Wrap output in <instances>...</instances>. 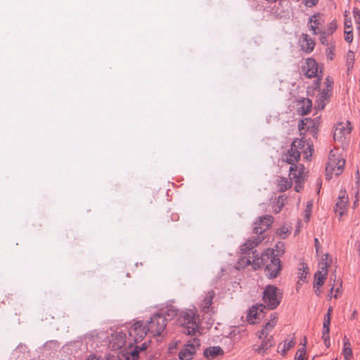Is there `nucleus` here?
<instances>
[{
  "mask_svg": "<svg viewBox=\"0 0 360 360\" xmlns=\"http://www.w3.org/2000/svg\"><path fill=\"white\" fill-rule=\"evenodd\" d=\"M354 60H355L354 53L352 51H349L347 56V63H346L348 70H349L350 68H352Z\"/></svg>",
  "mask_w": 360,
  "mask_h": 360,
  "instance_id": "31",
  "label": "nucleus"
},
{
  "mask_svg": "<svg viewBox=\"0 0 360 360\" xmlns=\"http://www.w3.org/2000/svg\"><path fill=\"white\" fill-rule=\"evenodd\" d=\"M337 28V24L335 22H331L328 26L327 30H323V37L321 38L322 44L324 43L323 39L327 35L331 34Z\"/></svg>",
  "mask_w": 360,
  "mask_h": 360,
  "instance_id": "30",
  "label": "nucleus"
},
{
  "mask_svg": "<svg viewBox=\"0 0 360 360\" xmlns=\"http://www.w3.org/2000/svg\"><path fill=\"white\" fill-rule=\"evenodd\" d=\"M345 41L350 43L352 41L353 39V34L352 30H345Z\"/></svg>",
  "mask_w": 360,
  "mask_h": 360,
  "instance_id": "37",
  "label": "nucleus"
},
{
  "mask_svg": "<svg viewBox=\"0 0 360 360\" xmlns=\"http://www.w3.org/2000/svg\"><path fill=\"white\" fill-rule=\"evenodd\" d=\"M277 319H278V316L276 315V314H271V316H270V319L269 320L268 322L266 323V324L269 326L270 328H271V329H273L275 326L276 325V323H277Z\"/></svg>",
  "mask_w": 360,
  "mask_h": 360,
  "instance_id": "35",
  "label": "nucleus"
},
{
  "mask_svg": "<svg viewBox=\"0 0 360 360\" xmlns=\"http://www.w3.org/2000/svg\"><path fill=\"white\" fill-rule=\"evenodd\" d=\"M333 290V287H332V288H330V292H331V293H332Z\"/></svg>",
  "mask_w": 360,
  "mask_h": 360,
  "instance_id": "52",
  "label": "nucleus"
},
{
  "mask_svg": "<svg viewBox=\"0 0 360 360\" xmlns=\"http://www.w3.org/2000/svg\"><path fill=\"white\" fill-rule=\"evenodd\" d=\"M312 205L311 203H308L307 207L305 209V219L308 221L309 219L311 211Z\"/></svg>",
  "mask_w": 360,
  "mask_h": 360,
  "instance_id": "41",
  "label": "nucleus"
},
{
  "mask_svg": "<svg viewBox=\"0 0 360 360\" xmlns=\"http://www.w3.org/2000/svg\"><path fill=\"white\" fill-rule=\"evenodd\" d=\"M328 256L329 255L328 253L324 255V257L322 258V262L320 264L321 269L316 271L314 274L315 281L314 283V287H321L327 278L328 274V268L330 265V262H328Z\"/></svg>",
  "mask_w": 360,
  "mask_h": 360,
  "instance_id": "8",
  "label": "nucleus"
},
{
  "mask_svg": "<svg viewBox=\"0 0 360 360\" xmlns=\"http://www.w3.org/2000/svg\"><path fill=\"white\" fill-rule=\"evenodd\" d=\"M345 161L338 154V150L332 149L330 151L328 161L326 167V177L330 179L333 176H338L342 173Z\"/></svg>",
  "mask_w": 360,
  "mask_h": 360,
  "instance_id": "3",
  "label": "nucleus"
},
{
  "mask_svg": "<svg viewBox=\"0 0 360 360\" xmlns=\"http://www.w3.org/2000/svg\"><path fill=\"white\" fill-rule=\"evenodd\" d=\"M149 345L148 342H143L140 346L136 345L134 347H129L131 350L124 354L125 360H137L140 351L146 350Z\"/></svg>",
  "mask_w": 360,
  "mask_h": 360,
  "instance_id": "16",
  "label": "nucleus"
},
{
  "mask_svg": "<svg viewBox=\"0 0 360 360\" xmlns=\"http://www.w3.org/2000/svg\"><path fill=\"white\" fill-rule=\"evenodd\" d=\"M319 0H304V4L307 7H313L316 5Z\"/></svg>",
  "mask_w": 360,
  "mask_h": 360,
  "instance_id": "40",
  "label": "nucleus"
},
{
  "mask_svg": "<svg viewBox=\"0 0 360 360\" xmlns=\"http://www.w3.org/2000/svg\"><path fill=\"white\" fill-rule=\"evenodd\" d=\"M282 206H283V204L281 206H279V209L277 212H279L281 210Z\"/></svg>",
  "mask_w": 360,
  "mask_h": 360,
  "instance_id": "51",
  "label": "nucleus"
},
{
  "mask_svg": "<svg viewBox=\"0 0 360 360\" xmlns=\"http://www.w3.org/2000/svg\"><path fill=\"white\" fill-rule=\"evenodd\" d=\"M278 186L280 191H285L291 186V182L286 178L280 177L278 179Z\"/></svg>",
  "mask_w": 360,
  "mask_h": 360,
  "instance_id": "28",
  "label": "nucleus"
},
{
  "mask_svg": "<svg viewBox=\"0 0 360 360\" xmlns=\"http://www.w3.org/2000/svg\"><path fill=\"white\" fill-rule=\"evenodd\" d=\"M350 124L349 122H347L346 124L344 123H340L338 124L334 131V139H341L343 136H345L346 135L350 134L351 132V127H349Z\"/></svg>",
  "mask_w": 360,
  "mask_h": 360,
  "instance_id": "18",
  "label": "nucleus"
},
{
  "mask_svg": "<svg viewBox=\"0 0 360 360\" xmlns=\"http://www.w3.org/2000/svg\"><path fill=\"white\" fill-rule=\"evenodd\" d=\"M200 347L199 339L194 338L189 340L179 353L181 360H191Z\"/></svg>",
  "mask_w": 360,
  "mask_h": 360,
  "instance_id": "10",
  "label": "nucleus"
},
{
  "mask_svg": "<svg viewBox=\"0 0 360 360\" xmlns=\"http://www.w3.org/2000/svg\"><path fill=\"white\" fill-rule=\"evenodd\" d=\"M257 308L253 307L250 309L249 314L248 315V320L251 321L252 323H255V321L256 319H257V316H259V314L257 312Z\"/></svg>",
  "mask_w": 360,
  "mask_h": 360,
  "instance_id": "33",
  "label": "nucleus"
},
{
  "mask_svg": "<svg viewBox=\"0 0 360 360\" xmlns=\"http://www.w3.org/2000/svg\"><path fill=\"white\" fill-rule=\"evenodd\" d=\"M345 30H351L352 21L351 20H346L345 22Z\"/></svg>",
  "mask_w": 360,
  "mask_h": 360,
  "instance_id": "44",
  "label": "nucleus"
},
{
  "mask_svg": "<svg viewBox=\"0 0 360 360\" xmlns=\"http://www.w3.org/2000/svg\"><path fill=\"white\" fill-rule=\"evenodd\" d=\"M302 70L307 77H318L315 84L316 87H318L322 71L316 61L311 58L306 59L305 64L303 65Z\"/></svg>",
  "mask_w": 360,
  "mask_h": 360,
  "instance_id": "9",
  "label": "nucleus"
},
{
  "mask_svg": "<svg viewBox=\"0 0 360 360\" xmlns=\"http://www.w3.org/2000/svg\"><path fill=\"white\" fill-rule=\"evenodd\" d=\"M214 296L215 293L213 290H210L207 293L206 296L205 297L201 304V307L204 312L209 311V309L212 304V300Z\"/></svg>",
  "mask_w": 360,
  "mask_h": 360,
  "instance_id": "23",
  "label": "nucleus"
},
{
  "mask_svg": "<svg viewBox=\"0 0 360 360\" xmlns=\"http://www.w3.org/2000/svg\"><path fill=\"white\" fill-rule=\"evenodd\" d=\"M314 243H315L316 251V252H318L319 247H320V244H319V240L317 238H315L314 239Z\"/></svg>",
  "mask_w": 360,
  "mask_h": 360,
  "instance_id": "45",
  "label": "nucleus"
},
{
  "mask_svg": "<svg viewBox=\"0 0 360 360\" xmlns=\"http://www.w3.org/2000/svg\"><path fill=\"white\" fill-rule=\"evenodd\" d=\"M283 292L281 289L273 285H268L263 292L264 304L270 309H274L280 304Z\"/></svg>",
  "mask_w": 360,
  "mask_h": 360,
  "instance_id": "5",
  "label": "nucleus"
},
{
  "mask_svg": "<svg viewBox=\"0 0 360 360\" xmlns=\"http://www.w3.org/2000/svg\"><path fill=\"white\" fill-rule=\"evenodd\" d=\"M309 272V269L304 263L300 264V266L299 267V278L303 281L305 282L307 281V276Z\"/></svg>",
  "mask_w": 360,
  "mask_h": 360,
  "instance_id": "27",
  "label": "nucleus"
},
{
  "mask_svg": "<svg viewBox=\"0 0 360 360\" xmlns=\"http://www.w3.org/2000/svg\"><path fill=\"white\" fill-rule=\"evenodd\" d=\"M272 222L273 217L270 215L260 217L259 221L255 223L254 232L261 235L271 226Z\"/></svg>",
  "mask_w": 360,
  "mask_h": 360,
  "instance_id": "13",
  "label": "nucleus"
},
{
  "mask_svg": "<svg viewBox=\"0 0 360 360\" xmlns=\"http://www.w3.org/2000/svg\"><path fill=\"white\" fill-rule=\"evenodd\" d=\"M253 255L255 257H259L258 254H256V250H254L251 254L249 253L248 255H244V256L241 257L238 262V267L244 268L250 264L252 266Z\"/></svg>",
  "mask_w": 360,
  "mask_h": 360,
  "instance_id": "22",
  "label": "nucleus"
},
{
  "mask_svg": "<svg viewBox=\"0 0 360 360\" xmlns=\"http://www.w3.org/2000/svg\"><path fill=\"white\" fill-rule=\"evenodd\" d=\"M295 345V341L294 340L293 338L289 340H285L283 347V348L280 352L281 354L283 356H285L287 351L289 350L290 348L293 347Z\"/></svg>",
  "mask_w": 360,
  "mask_h": 360,
  "instance_id": "29",
  "label": "nucleus"
},
{
  "mask_svg": "<svg viewBox=\"0 0 360 360\" xmlns=\"http://www.w3.org/2000/svg\"><path fill=\"white\" fill-rule=\"evenodd\" d=\"M263 338L264 340H262V344L257 348L255 349V350L259 354H264L266 351L274 345L272 336L266 335L263 336Z\"/></svg>",
  "mask_w": 360,
  "mask_h": 360,
  "instance_id": "21",
  "label": "nucleus"
},
{
  "mask_svg": "<svg viewBox=\"0 0 360 360\" xmlns=\"http://www.w3.org/2000/svg\"><path fill=\"white\" fill-rule=\"evenodd\" d=\"M299 43L301 50L307 53H311L315 46L314 40L307 34L301 35Z\"/></svg>",
  "mask_w": 360,
  "mask_h": 360,
  "instance_id": "15",
  "label": "nucleus"
},
{
  "mask_svg": "<svg viewBox=\"0 0 360 360\" xmlns=\"http://www.w3.org/2000/svg\"><path fill=\"white\" fill-rule=\"evenodd\" d=\"M252 267L255 269L264 267V274L269 279L275 278L281 270V260L275 255L273 250H267L259 257L253 255Z\"/></svg>",
  "mask_w": 360,
  "mask_h": 360,
  "instance_id": "2",
  "label": "nucleus"
},
{
  "mask_svg": "<svg viewBox=\"0 0 360 360\" xmlns=\"http://www.w3.org/2000/svg\"><path fill=\"white\" fill-rule=\"evenodd\" d=\"M348 198L346 197L345 191H341L338 197V200L335 204V212L340 217L343 216L347 210Z\"/></svg>",
  "mask_w": 360,
  "mask_h": 360,
  "instance_id": "14",
  "label": "nucleus"
},
{
  "mask_svg": "<svg viewBox=\"0 0 360 360\" xmlns=\"http://www.w3.org/2000/svg\"><path fill=\"white\" fill-rule=\"evenodd\" d=\"M327 81L329 83L328 84L326 89H323L321 92L319 94V96L316 101V108L318 110H322L325 107V101L328 97V92L329 91L328 88L330 87L332 82H330L329 79L327 78Z\"/></svg>",
  "mask_w": 360,
  "mask_h": 360,
  "instance_id": "19",
  "label": "nucleus"
},
{
  "mask_svg": "<svg viewBox=\"0 0 360 360\" xmlns=\"http://www.w3.org/2000/svg\"><path fill=\"white\" fill-rule=\"evenodd\" d=\"M322 339L323 340L325 345L327 347H330V335H329V334L322 335Z\"/></svg>",
  "mask_w": 360,
  "mask_h": 360,
  "instance_id": "42",
  "label": "nucleus"
},
{
  "mask_svg": "<svg viewBox=\"0 0 360 360\" xmlns=\"http://www.w3.org/2000/svg\"><path fill=\"white\" fill-rule=\"evenodd\" d=\"M203 354L209 360H212L218 356L224 354L223 349L219 346L208 347L205 349Z\"/></svg>",
  "mask_w": 360,
  "mask_h": 360,
  "instance_id": "20",
  "label": "nucleus"
},
{
  "mask_svg": "<svg viewBox=\"0 0 360 360\" xmlns=\"http://www.w3.org/2000/svg\"><path fill=\"white\" fill-rule=\"evenodd\" d=\"M303 125H304V122L303 121H300V123L299 124V129H301L303 128Z\"/></svg>",
  "mask_w": 360,
  "mask_h": 360,
  "instance_id": "48",
  "label": "nucleus"
},
{
  "mask_svg": "<svg viewBox=\"0 0 360 360\" xmlns=\"http://www.w3.org/2000/svg\"><path fill=\"white\" fill-rule=\"evenodd\" d=\"M86 360H107L101 355L96 354H91Z\"/></svg>",
  "mask_w": 360,
  "mask_h": 360,
  "instance_id": "39",
  "label": "nucleus"
},
{
  "mask_svg": "<svg viewBox=\"0 0 360 360\" xmlns=\"http://www.w3.org/2000/svg\"><path fill=\"white\" fill-rule=\"evenodd\" d=\"M305 353L306 351L304 347L300 349L296 354L295 360H304Z\"/></svg>",
  "mask_w": 360,
  "mask_h": 360,
  "instance_id": "36",
  "label": "nucleus"
},
{
  "mask_svg": "<svg viewBox=\"0 0 360 360\" xmlns=\"http://www.w3.org/2000/svg\"><path fill=\"white\" fill-rule=\"evenodd\" d=\"M331 311H332V308L330 307L328 310L327 314L324 316V320H323V324H326V325H329V326L330 325V313H331Z\"/></svg>",
  "mask_w": 360,
  "mask_h": 360,
  "instance_id": "38",
  "label": "nucleus"
},
{
  "mask_svg": "<svg viewBox=\"0 0 360 360\" xmlns=\"http://www.w3.org/2000/svg\"><path fill=\"white\" fill-rule=\"evenodd\" d=\"M312 108V102L309 98H304L302 101L300 112L302 115L308 114Z\"/></svg>",
  "mask_w": 360,
  "mask_h": 360,
  "instance_id": "26",
  "label": "nucleus"
},
{
  "mask_svg": "<svg viewBox=\"0 0 360 360\" xmlns=\"http://www.w3.org/2000/svg\"><path fill=\"white\" fill-rule=\"evenodd\" d=\"M328 58H329L330 60L333 59V53H330V54L328 55Z\"/></svg>",
  "mask_w": 360,
  "mask_h": 360,
  "instance_id": "49",
  "label": "nucleus"
},
{
  "mask_svg": "<svg viewBox=\"0 0 360 360\" xmlns=\"http://www.w3.org/2000/svg\"><path fill=\"white\" fill-rule=\"evenodd\" d=\"M338 292V288L337 289V290H336V293H335V295H334V297H335V298H337V297H338V295H337Z\"/></svg>",
  "mask_w": 360,
  "mask_h": 360,
  "instance_id": "50",
  "label": "nucleus"
},
{
  "mask_svg": "<svg viewBox=\"0 0 360 360\" xmlns=\"http://www.w3.org/2000/svg\"><path fill=\"white\" fill-rule=\"evenodd\" d=\"M353 16L355 20V23L356 25V28L358 30L359 34L360 33V10L357 8H354L353 9Z\"/></svg>",
  "mask_w": 360,
  "mask_h": 360,
  "instance_id": "32",
  "label": "nucleus"
},
{
  "mask_svg": "<svg viewBox=\"0 0 360 360\" xmlns=\"http://www.w3.org/2000/svg\"><path fill=\"white\" fill-rule=\"evenodd\" d=\"M148 329L143 326L142 321H136L127 330V333L129 335L128 345L133 347L134 344L141 342L146 337Z\"/></svg>",
  "mask_w": 360,
  "mask_h": 360,
  "instance_id": "6",
  "label": "nucleus"
},
{
  "mask_svg": "<svg viewBox=\"0 0 360 360\" xmlns=\"http://www.w3.org/2000/svg\"><path fill=\"white\" fill-rule=\"evenodd\" d=\"M160 314L166 317L167 320L172 319L174 316H177L178 309L172 305H168L165 309H162V312Z\"/></svg>",
  "mask_w": 360,
  "mask_h": 360,
  "instance_id": "24",
  "label": "nucleus"
},
{
  "mask_svg": "<svg viewBox=\"0 0 360 360\" xmlns=\"http://www.w3.org/2000/svg\"><path fill=\"white\" fill-rule=\"evenodd\" d=\"M272 329L269 326H268L266 324H265L263 327V328L258 331V338L259 339H262L263 336H269V333L270 331H271Z\"/></svg>",
  "mask_w": 360,
  "mask_h": 360,
  "instance_id": "34",
  "label": "nucleus"
},
{
  "mask_svg": "<svg viewBox=\"0 0 360 360\" xmlns=\"http://www.w3.org/2000/svg\"><path fill=\"white\" fill-rule=\"evenodd\" d=\"M343 355L345 360H350L352 356V349L350 346V342L346 337L344 338Z\"/></svg>",
  "mask_w": 360,
  "mask_h": 360,
  "instance_id": "25",
  "label": "nucleus"
},
{
  "mask_svg": "<svg viewBox=\"0 0 360 360\" xmlns=\"http://www.w3.org/2000/svg\"><path fill=\"white\" fill-rule=\"evenodd\" d=\"M312 150L311 145L305 144V141L303 139H300L295 140L291 144L290 149L283 155V161L291 165L289 176L296 183L301 181L302 173L300 170L297 169V166L295 164L299 160L301 153H304L306 160H309L312 155Z\"/></svg>",
  "mask_w": 360,
  "mask_h": 360,
  "instance_id": "1",
  "label": "nucleus"
},
{
  "mask_svg": "<svg viewBox=\"0 0 360 360\" xmlns=\"http://www.w3.org/2000/svg\"><path fill=\"white\" fill-rule=\"evenodd\" d=\"M324 22L323 15L319 13L313 15L309 20L308 24L309 25V29L312 32L313 34H317L320 33L321 37H323V31L319 27Z\"/></svg>",
  "mask_w": 360,
  "mask_h": 360,
  "instance_id": "12",
  "label": "nucleus"
},
{
  "mask_svg": "<svg viewBox=\"0 0 360 360\" xmlns=\"http://www.w3.org/2000/svg\"><path fill=\"white\" fill-rule=\"evenodd\" d=\"M167 325V318L160 314H154L147 324L148 332L153 336H159Z\"/></svg>",
  "mask_w": 360,
  "mask_h": 360,
  "instance_id": "7",
  "label": "nucleus"
},
{
  "mask_svg": "<svg viewBox=\"0 0 360 360\" xmlns=\"http://www.w3.org/2000/svg\"><path fill=\"white\" fill-rule=\"evenodd\" d=\"M316 289L314 290V292L317 296H319L320 293H321V291L319 290V288H318V287H316Z\"/></svg>",
  "mask_w": 360,
  "mask_h": 360,
  "instance_id": "47",
  "label": "nucleus"
},
{
  "mask_svg": "<svg viewBox=\"0 0 360 360\" xmlns=\"http://www.w3.org/2000/svg\"><path fill=\"white\" fill-rule=\"evenodd\" d=\"M358 184H359V181H356V185L357 186H358Z\"/></svg>",
  "mask_w": 360,
  "mask_h": 360,
  "instance_id": "53",
  "label": "nucleus"
},
{
  "mask_svg": "<svg viewBox=\"0 0 360 360\" xmlns=\"http://www.w3.org/2000/svg\"><path fill=\"white\" fill-rule=\"evenodd\" d=\"M302 188V186L300 184V181L299 183H297V184L295 186V189L297 192H300V189Z\"/></svg>",
  "mask_w": 360,
  "mask_h": 360,
  "instance_id": "46",
  "label": "nucleus"
},
{
  "mask_svg": "<svg viewBox=\"0 0 360 360\" xmlns=\"http://www.w3.org/2000/svg\"><path fill=\"white\" fill-rule=\"evenodd\" d=\"M126 344H128L127 330L117 329L111 334L109 340L110 348L113 350H117L122 348Z\"/></svg>",
  "mask_w": 360,
  "mask_h": 360,
  "instance_id": "11",
  "label": "nucleus"
},
{
  "mask_svg": "<svg viewBox=\"0 0 360 360\" xmlns=\"http://www.w3.org/2000/svg\"><path fill=\"white\" fill-rule=\"evenodd\" d=\"M179 323L184 327V333L193 335L199 328V318L192 309L182 311L178 318Z\"/></svg>",
  "mask_w": 360,
  "mask_h": 360,
  "instance_id": "4",
  "label": "nucleus"
},
{
  "mask_svg": "<svg viewBox=\"0 0 360 360\" xmlns=\"http://www.w3.org/2000/svg\"><path fill=\"white\" fill-rule=\"evenodd\" d=\"M263 237L260 236H257L254 240H247L243 245L240 247V252L243 255H248L249 253H252L253 251L252 250L259 245L262 240Z\"/></svg>",
  "mask_w": 360,
  "mask_h": 360,
  "instance_id": "17",
  "label": "nucleus"
},
{
  "mask_svg": "<svg viewBox=\"0 0 360 360\" xmlns=\"http://www.w3.org/2000/svg\"><path fill=\"white\" fill-rule=\"evenodd\" d=\"M330 333V326L326 324H323V330L322 335H327Z\"/></svg>",
  "mask_w": 360,
  "mask_h": 360,
  "instance_id": "43",
  "label": "nucleus"
}]
</instances>
